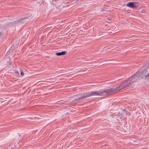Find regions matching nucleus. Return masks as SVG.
<instances>
[{
	"label": "nucleus",
	"instance_id": "obj_1",
	"mask_svg": "<svg viewBox=\"0 0 149 149\" xmlns=\"http://www.w3.org/2000/svg\"><path fill=\"white\" fill-rule=\"evenodd\" d=\"M131 85V82L130 81H129V78H128V80L123 81L122 83L115 85L113 88L95 91L96 95H106L109 93H115L117 91L120 90L124 88L125 87L130 86Z\"/></svg>",
	"mask_w": 149,
	"mask_h": 149
},
{
	"label": "nucleus",
	"instance_id": "obj_2",
	"mask_svg": "<svg viewBox=\"0 0 149 149\" xmlns=\"http://www.w3.org/2000/svg\"><path fill=\"white\" fill-rule=\"evenodd\" d=\"M142 78H144L146 80L149 79V72H147V69L144 68V67L137 71L135 74L130 78L129 81H130L132 84Z\"/></svg>",
	"mask_w": 149,
	"mask_h": 149
},
{
	"label": "nucleus",
	"instance_id": "obj_3",
	"mask_svg": "<svg viewBox=\"0 0 149 149\" xmlns=\"http://www.w3.org/2000/svg\"><path fill=\"white\" fill-rule=\"evenodd\" d=\"M94 95H96L95 91H89L83 94L75 95L70 98V100L71 102L78 101L79 100L84 99L87 97Z\"/></svg>",
	"mask_w": 149,
	"mask_h": 149
},
{
	"label": "nucleus",
	"instance_id": "obj_4",
	"mask_svg": "<svg viewBox=\"0 0 149 149\" xmlns=\"http://www.w3.org/2000/svg\"><path fill=\"white\" fill-rule=\"evenodd\" d=\"M32 18L31 16H28L27 17H24L19 18L15 21V23L17 24L20 22L21 24H26L29 22Z\"/></svg>",
	"mask_w": 149,
	"mask_h": 149
},
{
	"label": "nucleus",
	"instance_id": "obj_5",
	"mask_svg": "<svg viewBox=\"0 0 149 149\" xmlns=\"http://www.w3.org/2000/svg\"><path fill=\"white\" fill-rule=\"evenodd\" d=\"M127 6L133 8H136L139 6V4L137 3L129 2L127 4Z\"/></svg>",
	"mask_w": 149,
	"mask_h": 149
},
{
	"label": "nucleus",
	"instance_id": "obj_6",
	"mask_svg": "<svg viewBox=\"0 0 149 149\" xmlns=\"http://www.w3.org/2000/svg\"><path fill=\"white\" fill-rule=\"evenodd\" d=\"M125 115L128 116L130 115V113L128 111H127L125 109H124L122 110V112L121 113V116L122 117L126 116Z\"/></svg>",
	"mask_w": 149,
	"mask_h": 149
},
{
	"label": "nucleus",
	"instance_id": "obj_7",
	"mask_svg": "<svg viewBox=\"0 0 149 149\" xmlns=\"http://www.w3.org/2000/svg\"><path fill=\"white\" fill-rule=\"evenodd\" d=\"M66 53L67 52L65 51H64L61 52L56 53V55L57 56H60L65 55Z\"/></svg>",
	"mask_w": 149,
	"mask_h": 149
},
{
	"label": "nucleus",
	"instance_id": "obj_8",
	"mask_svg": "<svg viewBox=\"0 0 149 149\" xmlns=\"http://www.w3.org/2000/svg\"><path fill=\"white\" fill-rule=\"evenodd\" d=\"M20 71H21V75L22 76H24V73L23 72L21 71V70H20Z\"/></svg>",
	"mask_w": 149,
	"mask_h": 149
},
{
	"label": "nucleus",
	"instance_id": "obj_9",
	"mask_svg": "<svg viewBox=\"0 0 149 149\" xmlns=\"http://www.w3.org/2000/svg\"><path fill=\"white\" fill-rule=\"evenodd\" d=\"M141 13H145V10H141Z\"/></svg>",
	"mask_w": 149,
	"mask_h": 149
},
{
	"label": "nucleus",
	"instance_id": "obj_10",
	"mask_svg": "<svg viewBox=\"0 0 149 149\" xmlns=\"http://www.w3.org/2000/svg\"><path fill=\"white\" fill-rule=\"evenodd\" d=\"M2 35V33L0 32V37Z\"/></svg>",
	"mask_w": 149,
	"mask_h": 149
},
{
	"label": "nucleus",
	"instance_id": "obj_11",
	"mask_svg": "<svg viewBox=\"0 0 149 149\" xmlns=\"http://www.w3.org/2000/svg\"><path fill=\"white\" fill-rule=\"evenodd\" d=\"M10 149H15L14 148H11Z\"/></svg>",
	"mask_w": 149,
	"mask_h": 149
},
{
	"label": "nucleus",
	"instance_id": "obj_12",
	"mask_svg": "<svg viewBox=\"0 0 149 149\" xmlns=\"http://www.w3.org/2000/svg\"><path fill=\"white\" fill-rule=\"evenodd\" d=\"M17 73L18 74H19V72H18V71H17Z\"/></svg>",
	"mask_w": 149,
	"mask_h": 149
}]
</instances>
